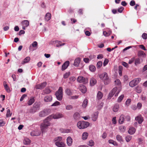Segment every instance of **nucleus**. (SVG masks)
Returning <instances> with one entry per match:
<instances>
[{"mask_svg": "<svg viewBox=\"0 0 147 147\" xmlns=\"http://www.w3.org/2000/svg\"><path fill=\"white\" fill-rule=\"evenodd\" d=\"M51 120V116H49L44 120L43 123L41 124L40 128L41 131L42 133L47 131V127L51 125V123L49 121Z\"/></svg>", "mask_w": 147, "mask_h": 147, "instance_id": "f257e3e1", "label": "nucleus"}, {"mask_svg": "<svg viewBox=\"0 0 147 147\" xmlns=\"http://www.w3.org/2000/svg\"><path fill=\"white\" fill-rule=\"evenodd\" d=\"M100 79L104 81L105 84H108L110 82V80L109 78L108 74L106 72H104L99 75Z\"/></svg>", "mask_w": 147, "mask_h": 147, "instance_id": "f03ea898", "label": "nucleus"}, {"mask_svg": "<svg viewBox=\"0 0 147 147\" xmlns=\"http://www.w3.org/2000/svg\"><path fill=\"white\" fill-rule=\"evenodd\" d=\"M90 125L88 122L80 121H79L77 123L78 127L80 129H84L88 127Z\"/></svg>", "mask_w": 147, "mask_h": 147, "instance_id": "7ed1b4c3", "label": "nucleus"}, {"mask_svg": "<svg viewBox=\"0 0 147 147\" xmlns=\"http://www.w3.org/2000/svg\"><path fill=\"white\" fill-rule=\"evenodd\" d=\"M62 138L61 137H57L54 139L55 145L58 147H64L65 146V144L63 142H61Z\"/></svg>", "mask_w": 147, "mask_h": 147, "instance_id": "20e7f679", "label": "nucleus"}, {"mask_svg": "<svg viewBox=\"0 0 147 147\" xmlns=\"http://www.w3.org/2000/svg\"><path fill=\"white\" fill-rule=\"evenodd\" d=\"M120 91V90H118L117 87L114 88L109 94L108 97V99H110L114 94H115V96H117Z\"/></svg>", "mask_w": 147, "mask_h": 147, "instance_id": "39448f33", "label": "nucleus"}, {"mask_svg": "<svg viewBox=\"0 0 147 147\" xmlns=\"http://www.w3.org/2000/svg\"><path fill=\"white\" fill-rule=\"evenodd\" d=\"M63 91V90L62 87H59L58 90L55 93V95L57 98L59 100H61L62 99Z\"/></svg>", "mask_w": 147, "mask_h": 147, "instance_id": "423d86ee", "label": "nucleus"}, {"mask_svg": "<svg viewBox=\"0 0 147 147\" xmlns=\"http://www.w3.org/2000/svg\"><path fill=\"white\" fill-rule=\"evenodd\" d=\"M141 80V79L140 78L135 79L130 82L129 85L131 87H134L140 82Z\"/></svg>", "mask_w": 147, "mask_h": 147, "instance_id": "0eeeda50", "label": "nucleus"}, {"mask_svg": "<svg viewBox=\"0 0 147 147\" xmlns=\"http://www.w3.org/2000/svg\"><path fill=\"white\" fill-rule=\"evenodd\" d=\"M77 81L80 83L84 84H87L88 82L87 79L82 76H79L77 79Z\"/></svg>", "mask_w": 147, "mask_h": 147, "instance_id": "6e6552de", "label": "nucleus"}, {"mask_svg": "<svg viewBox=\"0 0 147 147\" xmlns=\"http://www.w3.org/2000/svg\"><path fill=\"white\" fill-rule=\"evenodd\" d=\"M40 105V103L38 102H36L33 105V108L34 109V110L33 109L30 111V113H34L37 110L39 109Z\"/></svg>", "mask_w": 147, "mask_h": 147, "instance_id": "1a4fd4ad", "label": "nucleus"}, {"mask_svg": "<svg viewBox=\"0 0 147 147\" xmlns=\"http://www.w3.org/2000/svg\"><path fill=\"white\" fill-rule=\"evenodd\" d=\"M21 24L22 26V29L23 30H25L26 28L29 26V22L28 20H24L22 22Z\"/></svg>", "mask_w": 147, "mask_h": 147, "instance_id": "9d476101", "label": "nucleus"}, {"mask_svg": "<svg viewBox=\"0 0 147 147\" xmlns=\"http://www.w3.org/2000/svg\"><path fill=\"white\" fill-rule=\"evenodd\" d=\"M49 116H51V119L52 118L54 119H59L63 117V115L61 113H57L56 114L52 115Z\"/></svg>", "mask_w": 147, "mask_h": 147, "instance_id": "9b49d317", "label": "nucleus"}, {"mask_svg": "<svg viewBox=\"0 0 147 147\" xmlns=\"http://www.w3.org/2000/svg\"><path fill=\"white\" fill-rule=\"evenodd\" d=\"M47 84V82H45L40 84L36 85L35 86V88L37 89H42L46 86Z\"/></svg>", "mask_w": 147, "mask_h": 147, "instance_id": "f8f14e48", "label": "nucleus"}, {"mask_svg": "<svg viewBox=\"0 0 147 147\" xmlns=\"http://www.w3.org/2000/svg\"><path fill=\"white\" fill-rule=\"evenodd\" d=\"M49 110L46 109L41 111L39 113V115L40 117H42L48 115L49 114L48 112Z\"/></svg>", "mask_w": 147, "mask_h": 147, "instance_id": "ddd939ff", "label": "nucleus"}, {"mask_svg": "<svg viewBox=\"0 0 147 147\" xmlns=\"http://www.w3.org/2000/svg\"><path fill=\"white\" fill-rule=\"evenodd\" d=\"M41 134L40 131L39 130L32 131L30 133V135L32 136H38Z\"/></svg>", "mask_w": 147, "mask_h": 147, "instance_id": "4468645a", "label": "nucleus"}, {"mask_svg": "<svg viewBox=\"0 0 147 147\" xmlns=\"http://www.w3.org/2000/svg\"><path fill=\"white\" fill-rule=\"evenodd\" d=\"M69 64V61H66L62 65L61 70L63 71L67 68Z\"/></svg>", "mask_w": 147, "mask_h": 147, "instance_id": "2eb2a0df", "label": "nucleus"}, {"mask_svg": "<svg viewBox=\"0 0 147 147\" xmlns=\"http://www.w3.org/2000/svg\"><path fill=\"white\" fill-rule=\"evenodd\" d=\"M79 88V90L82 93L84 94L86 92V88L84 86L81 85H80Z\"/></svg>", "mask_w": 147, "mask_h": 147, "instance_id": "dca6fc26", "label": "nucleus"}, {"mask_svg": "<svg viewBox=\"0 0 147 147\" xmlns=\"http://www.w3.org/2000/svg\"><path fill=\"white\" fill-rule=\"evenodd\" d=\"M135 120L138 121L139 123L141 124L143 122V119L141 115H139L135 117Z\"/></svg>", "mask_w": 147, "mask_h": 147, "instance_id": "f3484780", "label": "nucleus"}, {"mask_svg": "<svg viewBox=\"0 0 147 147\" xmlns=\"http://www.w3.org/2000/svg\"><path fill=\"white\" fill-rule=\"evenodd\" d=\"M80 58H77L74 60V65L78 67L80 63Z\"/></svg>", "mask_w": 147, "mask_h": 147, "instance_id": "a211bd4d", "label": "nucleus"}, {"mask_svg": "<svg viewBox=\"0 0 147 147\" xmlns=\"http://www.w3.org/2000/svg\"><path fill=\"white\" fill-rule=\"evenodd\" d=\"M136 131V130L135 128L133 127H131L129 129L128 132L129 134L132 135L135 133Z\"/></svg>", "mask_w": 147, "mask_h": 147, "instance_id": "6ab92c4d", "label": "nucleus"}, {"mask_svg": "<svg viewBox=\"0 0 147 147\" xmlns=\"http://www.w3.org/2000/svg\"><path fill=\"white\" fill-rule=\"evenodd\" d=\"M98 112H95L92 117V120L93 121H95L96 120L98 115Z\"/></svg>", "mask_w": 147, "mask_h": 147, "instance_id": "aec40b11", "label": "nucleus"}, {"mask_svg": "<svg viewBox=\"0 0 147 147\" xmlns=\"http://www.w3.org/2000/svg\"><path fill=\"white\" fill-rule=\"evenodd\" d=\"M52 100V97L51 96H47L44 98V100L45 102H50Z\"/></svg>", "mask_w": 147, "mask_h": 147, "instance_id": "412c9836", "label": "nucleus"}, {"mask_svg": "<svg viewBox=\"0 0 147 147\" xmlns=\"http://www.w3.org/2000/svg\"><path fill=\"white\" fill-rule=\"evenodd\" d=\"M125 119V116L124 115H121L119 118V123L121 124H122L124 123V122Z\"/></svg>", "mask_w": 147, "mask_h": 147, "instance_id": "4be33fe9", "label": "nucleus"}, {"mask_svg": "<svg viewBox=\"0 0 147 147\" xmlns=\"http://www.w3.org/2000/svg\"><path fill=\"white\" fill-rule=\"evenodd\" d=\"M67 142L68 146H71L72 144V139L70 137H68L67 139Z\"/></svg>", "mask_w": 147, "mask_h": 147, "instance_id": "5701e85b", "label": "nucleus"}, {"mask_svg": "<svg viewBox=\"0 0 147 147\" xmlns=\"http://www.w3.org/2000/svg\"><path fill=\"white\" fill-rule=\"evenodd\" d=\"M138 54L139 57H145L146 55L144 52L142 51H139L138 52Z\"/></svg>", "mask_w": 147, "mask_h": 147, "instance_id": "b1692460", "label": "nucleus"}, {"mask_svg": "<svg viewBox=\"0 0 147 147\" xmlns=\"http://www.w3.org/2000/svg\"><path fill=\"white\" fill-rule=\"evenodd\" d=\"M88 102V99L86 98L85 99L82 105V107L83 108H86L87 106Z\"/></svg>", "mask_w": 147, "mask_h": 147, "instance_id": "393cba45", "label": "nucleus"}, {"mask_svg": "<svg viewBox=\"0 0 147 147\" xmlns=\"http://www.w3.org/2000/svg\"><path fill=\"white\" fill-rule=\"evenodd\" d=\"M119 109V105L118 104H116L113 107V111L115 112L118 111Z\"/></svg>", "mask_w": 147, "mask_h": 147, "instance_id": "a878e982", "label": "nucleus"}, {"mask_svg": "<svg viewBox=\"0 0 147 147\" xmlns=\"http://www.w3.org/2000/svg\"><path fill=\"white\" fill-rule=\"evenodd\" d=\"M96 83V81L94 78H92L90 81V84L91 86H93Z\"/></svg>", "mask_w": 147, "mask_h": 147, "instance_id": "bb28decb", "label": "nucleus"}, {"mask_svg": "<svg viewBox=\"0 0 147 147\" xmlns=\"http://www.w3.org/2000/svg\"><path fill=\"white\" fill-rule=\"evenodd\" d=\"M23 143L25 145L29 144L31 143V141L29 138H24Z\"/></svg>", "mask_w": 147, "mask_h": 147, "instance_id": "cd10ccee", "label": "nucleus"}, {"mask_svg": "<svg viewBox=\"0 0 147 147\" xmlns=\"http://www.w3.org/2000/svg\"><path fill=\"white\" fill-rule=\"evenodd\" d=\"M35 101L34 98L33 97L30 98V100L28 101L27 104L28 105H31Z\"/></svg>", "mask_w": 147, "mask_h": 147, "instance_id": "c85d7f7f", "label": "nucleus"}, {"mask_svg": "<svg viewBox=\"0 0 147 147\" xmlns=\"http://www.w3.org/2000/svg\"><path fill=\"white\" fill-rule=\"evenodd\" d=\"M55 43L57 44L56 46L57 47H59L62 46L64 45L65 44V43H61V42L60 41L55 40Z\"/></svg>", "mask_w": 147, "mask_h": 147, "instance_id": "c756f323", "label": "nucleus"}, {"mask_svg": "<svg viewBox=\"0 0 147 147\" xmlns=\"http://www.w3.org/2000/svg\"><path fill=\"white\" fill-rule=\"evenodd\" d=\"M30 58L29 57H26L22 62V64L27 63L30 60Z\"/></svg>", "mask_w": 147, "mask_h": 147, "instance_id": "7c9ffc66", "label": "nucleus"}, {"mask_svg": "<svg viewBox=\"0 0 147 147\" xmlns=\"http://www.w3.org/2000/svg\"><path fill=\"white\" fill-rule=\"evenodd\" d=\"M51 18V15L49 13H47L45 15V20L47 21H49Z\"/></svg>", "mask_w": 147, "mask_h": 147, "instance_id": "2f4dec72", "label": "nucleus"}, {"mask_svg": "<svg viewBox=\"0 0 147 147\" xmlns=\"http://www.w3.org/2000/svg\"><path fill=\"white\" fill-rule=\"evenodd\" d=\"M88 135V133L87 132L83 133L82 134V139L84 140H86L87 138Z\"/></svg>", "mask_w": 147, "mask_h": 147, "instance_id": "473e14b6", "label": "nucleus"}, {"mask_svg": "<svg viewBox=\"0 0 147 147\" xmlns=\"http://www.w3.org/2000/svg\"><path fill=\"white\" fill-rule=\"evenodd\" d=\"M65 92L66 94L70 96L73 94V92L71 90L67 88L65 90Z\"/></svg>", "mask_w": 147, "mask_h": 147, "instance_id": "72a5a7b5", "label": "nucleus"}, {"mask_svg": "<svg viewBox=\"0 0 147 147\" xmlns=\"http://www.w3.org/2000/svg\"><path fill=\"white\" fill-rule=\"evenodd\" d=\"M103 96L102 93L100 91H98L97 96V98L98 100L101 99Z\"/></svg>", "mask_w": 147, "mask_h": 147, "instance_id": "f704fd0d", "label": "nucleus"}, {"mask_svg": "<svg viewBox=\"0 0 147 147\" xmlns=\"http://www.w3.org/2000/svg\"><path fill=\"white\" fill-rule=\"evenodd\" d=\"M73 107L70 105H67L65 106V109L67 110H70L72 109Z\"/></svg>", "mask_w": 147, "mask_h": 147, "instance_id": "c9c22d12", "label": "nucleus"}, {"mask_svg": "<svg viewBox=\"0 0 147 147\" xmlns=\"http://www.w3.org/2000/svg\"><path fill=\"white\" fill-rule=\"evenodd\" d=\"M87 144L90 146H94V142L92 140H90L88 142Z\"/></svg>", "mask_w": 147, "mask_h": 147, "instance_id": "e433bc0d", "label": "nucleus"}, {"mask_svg": "<svg viewBox=\"0 0 147 147\" xmlns=\"http://www.w3.org/2000/svg\"><path fill=\"white\" fill-rule=\"evenodd\" d=\"M111 32L110 30L108 32L105 31L103 32V34L105 36H107L110 35L111 34Z\"/></svg>", "mask_w": 147, "mask_h": 147, "instance_id": "4c0bfd02", "label": "nucleus"}, {"mask_svg": "<svg viewBox=\"0 0 147 147\" xmlns=\"http://www.w3.org/2000/svg\"><path fill=\"white\" fill-rule=\"evenodd\" d=\"M31 45L34 49H35V48H37V46H38V43L36 41L34 42Z\"/></svg>", "mask_w": 147, "mask_h": 147, "instance_id": "58836bf2", "label": "nucleus"}, {"mask_svg": "<svg viewBox=\"0 0 147 147\" xmlns=\"http://www.w3.org/2000/svg\"><path fill=\"white\" fill-rule=\"evenodd\" d=\"M108 142L109 143L112 144L114 146H117V143L115 141L112 140H109Z\"/></svg>", "mask_w": 147, "mask_h": 147, "instance_id": "ea45409f", "label": "nucleus"}, {"mask_svg": "<svg viewBox=\"0 0 147 147\" xmlns=\"http://www.w3.org/2000/svg\"><path fill=\"white\" fill-rule=\"evenodd\" d=\"M116 138L117 140L119 142H121L123 141V139L121 136L119 135H117L116 136Z\"/></svg>", "mask_w": 147, "mask_h": 147, "instance_id": "a19ab883", "label": "nucleus"}, {"mask_svg": "<svg viewBox=\"0 0 147 147\" xmlns=\"http://www.w3.org/2000/svg\"><path fill=\"white\" fill-rule=\"evenodd\" d=\"M119 129L120 131L122 132H123L125 131V127L123 126L119 127Z\"/></svg>", "mask_w": 147, "mask_h": 147, "instance_id": "79ce46f5", "label": "nucleus"}, {"mask_svg": "<svg viewBox=\"0 0 147 147\" xmlns=\"http://www.w3.org/2000/svg\"><path fill=\"white\" fill-rule=\"evenodd\" d=\"M103 105V103L100 102V103L98 104V105L97 106V108L98 109H100Z\"/></svg>", "mask_w": 147, "mask_h": 147, "instance_id": "37998d69", "label": "nucleus"}, {"mask_svg": "<svg viewBox=\"0 0 147 147\" xmlns=\"http://www.w3.org/2000/svg\"><path fill=\"white\" fill-rule=\"evenodd\" d=\"M124 97V96L123 94L120 96L117 99V102H121L123 99Z\"/></svg>", "mask_w": 147, "mask_h": 147, "instance_id": "c03bdc74", "label": "nucleus"}, {"mask_svg": "<svg viewBox=\"0 0 147 147\" xmlns=\"http://www.w3.org/2000/svg\"><path fill=\"white\" fill-rule=\"evenodd\" d=\"M7 111L6 115V116L7 117H10L11 116L12 113H10V111L9 109H7Z\"/></svg>", "mask_w": 147, "mask_h": 147, "instance_id": "a18cd8bd", "label": "nucleus"}, {"mask_svg": "<svg viewBox=\"0 0 147 147\" xmlns=\"http://www.w3.org/2000/svg\"><path fill=\"white\" fill-rule=\"evenodd\" d=\"M89 69L91 71L93 72L95 70V66L93 65H90L89 67Z\"/></svg>", "mask_w": 147, "mask_h": 147, "instance_id": "49530a36", "label": "nucleus"}, {"mask_svg": "<svg viewBox=\"0 0 147 147\" xmlns=\"http://www.w3.org/2000/svg\"><path fill=\"white\" fill-rule=\"evenodd\" d=\"M132 138V136H127L125 137V140L127 142H128L130 141Z\"/></svg>", "mask_w": 147, "mask_h": 147, "instance_id": "de8ad7c7", "label": "nucleus"}, {"mask_svg": "<svg viewBox=\"0 0 147 147\" xmlns=\"http://www.w3.org/2000/svg\"><path fill=\"white\" fill-rule=\"evenodd\" d=\"M60 105V103L58 101H55L51 105V106H57L59 105Z\"/></svg>", "mask_w": 147, "mask_h": 147, "instance_id": "09e8293b", "label": "nucleus"}, {"mask_svg": "<svg viewBox=\"0 0 147 147\" xmlns=\"http://www.w3.org/2000/svg\"><path fill=\"white\" fill-rule=\"evenodd\" d=\"M60 130L63 133H68L70 131V130L69 129H60Z\"/></svg>", "mask_w": 147, "mask_h": 147, "instance_id": "8fccbe9b", "label": "nucleus"}, {"mask_svg": "<svg viewBox=\"0 0 147 147\" xmlns=\"http://www.w3.org/2000/svg\"><path fill=\"white\" fill-rule=\"evenodd\" d=\"M70 72L66 73L63 75V78L65 79L67 78L70 75Z\"/></svg>", "mask_w": 147, "mask_h": 147, "instance_id": "3c124183", "label": "nucleus"}, {"mask_svg": "<svg viewBox=\"0 0 147 147\" xmlns=\"http://www.w3.org/2000/svg\"><path fill=\"white\" fill-rule=\"evenodd\" d=\"M102 65V62L101 61H98L96 67L97 68H99L101 67Z\"/></svg>", "mask_w": 147, "mask_h": 147, "instance_id": "603ef678", "label": "nucleus"}, {"mask_svg": "<svg viewBox=\"0 0 147 147\" xmlns=\"http://www.w3.org/2000/svg\"><path fill=\"white\" fill-rule=\"evenodd\" d=\"M44 92L45 94H48L50 93L51 92V91L49 88H46L44 90Z\"/></svg>", "mask_w": 147, "mask_h": 147, "instance_id": "864d4df0", "label": "nucleus"}, {"mask_svg": "<svg viewBox=\"0 0 147 147\" xmlns=\"http://www.w3.org/2000/svg\"><path fill=\"white\" fill-rule=\"evenodd\" d=\"M115 84L117 85L120 86L121 84V82L119 79H117L115 81Z\"/></svg>", "mask_w": 147, "mask_h": 147, "instance_id": "5fc2aeb1", "label": "nucleus"}, {"mask_svg": "<svg viewBox=\"0 0 147 147\" xmlns=\"http://www.w3.org/2000/svg\"><path fill=\"white\" fill-rule=\"evenodd\" d=\"M140 59L139 58H137L135 60V64L136 65L140 63Z\"/></svg>", "mask_w": 147, "mask_h": 147, "instance_id": "6e6d98bb", "label": "nucleus"}, {"mask_svg": "<svg viewBox=\"0 0 147 147\" xmlns=\"http://www.w3.org/2000/svg\"><path fill=\"white\" fill-rule=\"evenodd\" d=\"M131 102V100L130 99H128L125 102V104L127 106H128L130 103Z\"/></svg>", "mask_w": 147, "mask_h": 147, "instance_id": "4d7b16f0", "label": "nucleus"}, {"mask_svg": "<svg viewBox=\"0 0 147 147\" xmlns=\"http://www.w3.org/2000/svg\"><path fill=\"white\" fill-rule=\"evenodd\" d=\"M5 90L8 93H9L10 92V90L9 87L8 86V85L4 86Z\"/></svg>", "mask_w": 147, "mask_h": 147, "instance_id": "13d9d810", "label": "nucleus"}, {"mask_svg": "<svg viewBox=\"0 0 147 147\" xmlns=\"http://www.w3.org/2000/svg\"><path fill=\"white\" fill-rule=\"evenodd\" d=\"M136 92L138 93H140L142 91L140 87H138L136 88Z\"/></svg>", "mask_w": 147, "mask_h": 147, "instance_id": "bf43d9fd", "label": "nucleus"}, {"mask_svg": "<svg viewBox=\"0 0 147 147\" xmlns=\"http://www.w3.org/2000/svg\"><path fill=\"white\" fill-rule=\"evenodd\" d=\"M78 96L75 95L70 97L69 98L70 99H75L78 98Z\"/></svg>", "mask_w": 147, "mask_h": 147, "instance_id": "052dcab7", "label": "nucleus"}, {"mask_svg": "<svg viewBox=\"0 0 147 147\" xmlns=\"http://www.w3.org/2000/svg\"><path fill=\"white\" fill-rule=\"evenodd\" d=\"M108 62L109 61L107 59H105L103 63V65L104 66H105L108 64Z\"/></svg>", "mask_w": 147, "mask_h": 147, "instance_id": "680f3d73", "label": "nucleus"}, {"mask_svg": "<svg viewBox=\"0 0 147 147\" xmlns=\"http://www.w3.org/2000/svg\"><path fill=\"white\" fill-rule=\"evenodd\" d=\"M36 49L37 48H35V49H34V48L31 45L29 47V50L31 51H33L34 50H36Z\"/></svg>", "mask_w": 147, "mask_h": 147, "instance_id": "e2e57ef3", "label": "nucleus"}, {"mask_svg": "<svg viewBox=\"0 0 147 147\" xmlns=\"http://www.w3.org/2000/svg\"><path fill=\"white\" fill-rule=\"evenodd\" d=\"M121 67L119 66V75L121 76L122 75V72L121 71Z\"/></svg>", "mask_w": 147, "mask_h": 147, "instance_id": "0e129e2a", "label": "nucleus"}, {"mask_svg": "<svg viewBox=\"0 0 147 147\" xmlns=\"http://www.w3.org/2000/svg\"><path fill=\"white\" fill-rule=\"evenodd\" d=\"M129 4L131 6H133L135 5L136 3L134 0H132L130 2Z\"/></svg>", "mask_w": 147, "mask_h": 147, "instance_id": "69168bd1", "label": "nucleus"}, {"mask_svg": "<svg viewBox=\"0 0 147 147\" xmlns=\"http://www.w3.org/2000/svg\"><path fill=\"white\" fill-rule=\"evenodd\" d=\"M142 36L143 39H147V34L144 33L142 34Z\"/></svg>", "mask_w": 147, "mask_h": 147, "instance_id": "338daca9", "label": "nucleus"}, {"mask_svg": "<svg viewBox=\"0 0 147 147\" xmlns=\"http://www.w3.org/2000/svg\"><path fill=\"white\" fill-rule=\"evenodd\" d=\"M5 123L2 119L0 120V126H3L5 125Z\"/></svg>", "mask_w": 147, "mask_h": 147, "instance_id": "774afa93", "label": "nucleus"}]
</instances>
